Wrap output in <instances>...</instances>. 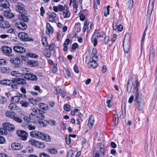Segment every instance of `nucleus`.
I'll return each instance as SVG.
<instances>
[{"label": "nucleus", "mask_w": 157, "mask_h": 157, "mask_svg": "<svg viewBox=\"0 0 157 157\" xmlns=\"http://www.w3.org/2000/svg\"><path fill=\"white\" fill-rule=\"evenodd\" d=\"M48 151L50 153L53 154H55L57 152V150L55 148H49L48 150Z\"/></svg>", "instance_id": "53"}, {"label": "nucleus", "mask_w": 157, "mask_h": 157, "mask_svg": "<svg viewBox=\"0 0 157 157\" xmlns=\"http://www.w3.org/2000/svg\"><path fill=\"white\" fill-rule=\"evenodd\" d=\"M31 118L28 116H25L24 117V120L26 122L28 123H33V120L30 119Z\"/></svg>", "instance_id": "45"}, {"label": "nucleus", "mask_w": 157, "mask_h": 157, "mask_svg": "<svg viewBox=\"0 0 157 157\" xmlns=\"http://www.w3.org/2000/svg\"><path fill=\"white\" fill-rule=\"evenodd\" d=\"M63 108L67 112L70 111L71 109L70 105L67 104H66L64 105Z\"/></svg>", "instance_id": "50"}, {"label": "nucleus", "mask_w": 157, "mask_h": 157, "mask_svg": "<svg viewBox=\"0 0 157 157\" xmlns=\"http://www.w3.org/2000/svg\"><path fill=\"white\" fill-rule=\"evenodd\" d=\"M136 103L138 110L140 111L141 110L143 107V101H136Z\"/></svg>", "instance_id": "28"}, {"label": "nucleus", "mask_w": 157, "mask_h": 157, "mask_svg": "<svg viewBox=\"0 0 157 157\" xmlns=\"http://www.w3.org/2000/svg\"><path fill=\"white\" fill-rule=\"evenodd\" d=\"M65 140L66 142V144H67L69 145L70 144L71 142V140L70 137L69 136L68 137L67 136L65 138Z\"/></svg>", "instance_id": "58"}, {"label": "nucleus", "mask_w": 157, "mask_h": 157, "mask_svg": "<svg viewBox=\"0 0 157 157\" xmlns=\"http://www.w3.org/2000/svg\"><path fill=\"white\" fill-rule=\"evenodd\" d=\"M57 64H54L53 67H52V71L53 73H56L57 71Z\"/></svg>", "instance_id": "63"}, {"label": "nucleus", "mask_w": 157, "mask_h": 157, "mask_svg": "<svg viewBox=\"0 0 157 157\" xmlns=\"http://www.w3.org/2000/svg\"><path fill=\"white\" fill-rule=\"evenodd\" d=\"M29 116L31 118L30 119H32L33 120V123L36 122L34 121V119L37 118V115L32 113H29Z\"/></svg>", "instance_id": "40"}, {"label": "nucleus", "mask_w": 157, "mask_h": 157, "mask_svg": "<svg viewBox=\"0 0 157 157\" xmlns=\"http://www.w3.org/2000/svg\"><path fill=\"white\" fill-rule=\"evenodd\" d=\"M13 119L14 121L18 123H21L22 122V119L19 117H17L16 115L15 116L13 117Z\"/></svg>", "instance_id": "43"}, {"label": "nucleus", "mask_w": 157, "mask_h": 157, "mask_svg": "<svg viewBox=\"0 0 157 157\" xmlns=\"http://www.w3.org/2000/svg\"><path fill=\"white\" fill-rule=\"evenodd\" d=\"M155 50L153 48L150 49L149 56V60L150 61L153 60Z\"/></svg>", "instance_id": "30"}, {"label": "nucleus", "mask_w": 157, "mask_h": 157, "mask_svg": "<svg viewBox=\"0 0 157 157\" xmlns=\"http://www.w3.org/2000/svg\"><path fill=\"white\" fill-rule=\"evenodd\" d=\"M151 20V16L150 15H147V20L146 21V24L147 25V27L148 25L149 24Z\"/></svg>", "instance_id": "55"}, {"label": "nucleus", "mask_w": 157, "mask_h": 157, "mask_svg": "<svg viewBox=\"0 0 157 157\" xmlns=\"http://www.w3.org/2000/svg\"><path fill=\"white\" fill-rule=\"evenodd\" d=\"M58 92L60 94V96L63 98H64L65 96V94L64 91L63 90H62L61 89H59Z\"/></svg>", "instance_id": "62"}, {"label": "nucleus", "mask_w": 157, "mask_h": 157, "mask_svg": "<svg viewBox=\"0 0 157 157\" xmlns=\"http://www.w3.org/2000/svg\"><path fill=\"white\" fill-rule=\"evenodd\" d=\"M0 101L1 104H3L6 102L7 100L5 97L2 96H1V98L0 99Z\"/></svg>", "instance_id": "54"}, {"label": "nucleus", "mask_w": 157, "mask_h": 157, "mask_svg": "<svg viewBox=\"0 0 157 157\" xmlns=\"http://www.w3.org/2000/svg\"><path fill=\"white\" fill-rule=\"evenodd\" d=\"M13 83V80L8 79H3L0 81V84L5 86H11Z\"/></svg>", "instance_id": "16"}, {"label": "nucleus", "mask_w": 157, "mask_h": 157, "mask_svg": "<svg viewBox=\"0 0 157 157\" xmlns=\"http://www.w3.org/2000/svg\"><path fill=\"white\" fill-rule=\"evenodd\" d=\"M29 141L32 145L35 146L36 147H38L39 141L37 140L33 139H32L30 140H29Z\"/></svg>", "instance_id": "29"}, {"label": "nucleus", "mask_w": 157, "mask_h": 157, "mask_svg": "<svg viewBox=\"0 0 157 157\" xmlns=\"http://www.w3.org/2000/svg\"><path fill=\"white\" fill-rule=\"evenodd\" d=\"M109 37L108 36H105L104 38V40L103 41V42H102V43L103 44H105L107 43L109 40Z\"/></svg>", "instance_id": "61"}, {"label": "nucleus", "mask_w": 157, "mask_h": 157, "mask_svg": "<svg viewBox=\"0 0 157 157\" xmlns=\"http://www.w3.org/2000/svg\"><path fill=\"white\" fill-rule=\"evenodd\" d=\"M24 77L27 80L33 81H36L37 79V78L36 75L30 72H28V73L26 74Z\"/></svg>", "instance_id": "10"}, {"label": "nucleus", "mask_w": 157, "mask_h": 157, "mask_svg": "<svg viewBox=\"0 0 157 157\" xmlns=\"http://www.w3.org/2000/svg\"><path fill=\"white\" fill-rule=\"evenodd\" d=\"M94 123V116L91 115L89 118L87 125L90 128H92Z\"/></svg>", "instance_id": "20"}, {"label": "nucleus", "mask_w": 157, "mask_h": 157, "mask_svg": "<svg viewBox=\"0 0 157 157\" xmlns=\"http://www.w3.org/2000/svg\"><path fill=\"white\" fill-rule=\"evenodd\" d=\"M11 147L14 150H19L23 147V145L19 143H14L12 144Z\"/></svg>", "instance_id": "18"}, {"label": "nucleus", "mask_w": 157, "mask_h": 157, "mask_svg": "<svg viewBox=\"0 0 157 157\" xmlns=\"http://www.w3.org/2000/svg\"><path fill=\"white\" fill-rule=\"evenodd\" d=\"M7 132L4 128H0V135H6Z\"/></svg>", "instance_id": "52"}, {"label": "nucleus", "mask_w": 157, "mask_h": 157, "mask_svg": "<svg viewBox=\"0 0 157 157\" xmlns=\"http://www.w3.org/2000/svg\"><path fill=\"white\" fill-rule=\"evenodd\" d=\"M39 107L44 110H48L49 109L48 105L46 104L40 103L38 104Z\"/></svg>", "instance_id": "27"}, {"label": "nucleus", "mask_w": 157, "mask_h": 157, "mask_svg": "<svg viewBox=\"0 0 157 157\" xmlns=\"http://www.w3.org/2000/svg\"><path fill=\"white\" fill-rule=\"evenodd\" d=\"M14 25L17 28L23 30L26 29L28 27L24 22L18 21H16L14 22Z\"/></svg>", "instance_id": "4"}, {"label": "nucleus", "mask_w": 157, "mask_h": 157, "mask_svg": "<svg viewBox=\"0 0 157 157\" xmlns=\"http://www.w3.org/2000/svg\"><path fill=\"white\" fill-rule=\"evenodd\" d=\"M18 37L20 38V40L24 41H32L33 39L29 37L28 34L24 32H21L18 34Z\"/></svg>", "instance_id": "6"}, {"label": "nucleus", "mask_w": 157, "mask_h": 157, "mask_svg": "<svg viewBox=\"0 0 157 157\" xmlns=\"http://www.w3.org/2000/svg\"><path fill=\"white\" fill-rule=\"evenodd\" d=\"M135 85H133V92L135 97L134 101L136 102L138 101H143L142 99V95L141 93H139L138 92L139 86V83L138 80H137L135 82Z\"/></svg>", "instance_id": "1"}, {"label": "nucleus", "mask_w": 157, "mask_h": 157, "mask_svg": "<svg viewBox=\"0 0 157 157\" xmlns=\"http://www.w3.org/2000/svg\"><path fill=\"white\" fill-rule=\"evenodd\" d=\"M11 10L9 9L8 10H5L3 12V15L4 16L8 18H11L13 17L14 15L12 13H10Z\"/></svg>", "instance_id": "17"}, {"label": "nucleus", "mask_w": 157, "mask_h": 157, "mask_svg": "<svg viewBox=\"0 0 157 157\" xmlns=\"http://www.w3.org/2000/svg\"><path fill=\"white\" fill-rule=\"evenodd\" d=\"M153 7V6L148 5L147 10V15H150L151 16Z\"/></svg>", "instance_id": "38"}, {"label": "nucleus", "mask_w": 157, "mask_h": 157, "mask_svg": "<svg viewBox=\"0 0 157 157\" xmlns=\"http://www.w3.org/2000/svg\"><path fill=\"white\" fill-rule=\"evenodd\" d=\"M32 110L33 112L35 113L37 115L39 113L42 112V110L37 108H33L32 109Z\"/></svg>", "instance_id": "48"}, {"label": "nucleus", "mask_w": 157, "mask_h": 157, "mask_svg": "<svg viewBox=\"0 0 157 157\" xmlns=\"http://www.w3.org/2000/svg\"><path fill=\"white\" fill-rule=\"evenodd\" d=\"M10 26L8 21H0V27L5 29L9 28Z\"/></svg>", "instance_id": "21"}, {"label": "nucleus", "mask_w": 157, "mask_h": 157, "mask_svg": "<svg viewBox=\"0 0 157 157\" xmlns=\"http://www.w3.org/2000/svg\"><path fill=\"white\" fill-rule=\"evenodd\" d=\"M0 6L6 9V10H8L9 9H10V4L6 0H0Z\"/></svg>", "instance_id": "14"}, {"label": "nucleus", "mask_w": 157, "mask_h": 157, "mask_svg": "<svg viewBox=\"0 0 157 157\" xmlns=\"http://www.w3.org/2000/svg\"><path fill=\"white\" fill-rule=\"evenodd\" d=\"M24 5L20 2H18L15 6V10L17 11L18 12L20 13H26L27 12V11L26 10L25 8Z\"/></svg>", "instance_id": "5"}, {"label": "nucleus", "mask_w": 157, "mask_h": 157, "mask_svg": "<svg viewBox=\"0 0 157 157\" xmlns=\"http://www.w3.org/2000/svg\"><path fill=\"white\" fill-rule=\"evenodd\" d=\"M41 42L42 44L45 47H47L48 46V42L47 39L45 37H42L41 39Z\"/></svg>", "instance_id": "41"}, {"label": "nucleus", "mask_w": 157, "mask_h": 157, "mask_svg": "<svg viewBox=\"0 0 157 157\" xmlns=\"http://www.w3.org/2000/svg\"><path fill=\"white\" fill-rule=\"evenodd\" d=\"M128 3H129V4L128 8L129 10H131L132 8L133 5V0H129L128 2Z\"/></svg>", "instance_id": "56"}, {"label": "nucleus", "mask_w": 157, "mask_h": 157, "mask_svg": "<svg viewBox=\"0 0 157 157\" xmlns=\"http://www.w3.org/2000/svg\"><path fill=\"white\" fill-rule=\"evenodd\" d=\"M39 157H51L50 156L45 153L41 152L39 155Z\"/></svg>", "instance_id": "59"}, {"label": "nucleus", "mask_w": 157, "mask_h": 157, "mask_svg": "<svg viewBox=\"0 0 157 157\" xmlns=\"http://www.w3.org/2000/svg\"><path fill=\"white\" fill-rule=\"evenodd\" d=\"M123 107V104H122L121 105V110H122V113L123 116H124V117L126 116V113H125V106L124 104V107Z\"/></svg>", "instance_id": "51"}, {"label": "nucleus", "mask_w": 157, "mask_h": 157, "mask_svg": "<svg viewBox=\"0 0 157 157\" xmlns=\"http://www.w3.org/2000/svg\"><path fill=\"white\" fill-rule=\"evenodd\" d=\"M47 14L48 16V20L49 21L53 23L55 22V18L57 16L55 12L48 11L47 13Z\"/></svg>", "instance_id": "12"}, {"label": "nucleus", "mask_w": 157, "mask_h": 157, "mask_svg": "<svg viewBox=\"0 0 157 157\" xmlns=\"http://www.w3.org/2000/svg\"><path fill=\"white\" fill-rule=\"evenodd\" d=\"M40 112V113H39L37 115V118H39L41 120H42L45 118V116L44 114V113L45 112L43 110H42L41 112Z\"/></svg>", "instance_id": "35"}, {"label": "nucleus", "mask_w": 157, "mask_h": 157, "mask_svg": "<svg viewBox=\"0 0 157 157\" xmlns=\"http://www.w3.org/2000/svg\"><path fill=\"white\" fill-rule=\"evenodd\" d=\"M28 14V12L26 13H21L18 15V20L20 21H22L23 22H28L29 21V18L27 16Z\"/></svg>", "instance_id": "13"}, {"label": "nucleus", "mask_w": 157, "mask_h": 157, "mask_svg": "<svg viewBox=\"0 0 157 157\" xmlns=\"http://www.w3.org/2000/svg\"><path fill=\"white\" fill-rule=\"evenodd\" d=\"M51 52L48 51V49H46L44 51V53L47 57L49 58L51 56Z\"/></svg>", "instance_id": "49"}, {"label": "nucleus", "mask_w": 157, "mask_h": 157, "mask_svg": "<svg viewBox=\"0 0 157 157\" xmlns=\"http://www.w3.org/2000/svg\"><path fill=\"white\" fill-rule=\"evenodd\" d=\"M110 7V6L109 5L107 6L106 9L105 10L104 12V15L105 17H107V16L109 14Z\"/></svg>", "instance_id": "44"}, {"label": "nucleus", "mask_w": 157, "mask_h": 157, "mask_svg": "<svg viewBox=\"0 0 157 157\" xmlns=\"http://www.w3.org/2000/svg\"><path fill=\"white\" fill-rule=\"evenodd\" d=\"M18 136L21 137V139L23 140H25L28 136V134L25 131L22 130H18L17 131Z\"/></svg>", "instance_id": "11"}, {"label": "nucleus", "mask_w": 157, "mask_h": 157, "mask_svg": "<svg viewBox=\"0 0 157 157\" xmlns=\"http://www.w3.org/2000/svg\"><path fill=\"white\" fill-rule=\"evenodd\" d=\"M0 71L2 73L8 74L11 72L12 70L9 67H2L0 69Z\"/></svg>", "instance_id": "25"}, {"label": "nucleus", "mask_w": 157, "mask_h": 157, "mask_svg": "<svg viewBox=\"0 0 157 157\" xmlns=\"http://www.w3.org/2000/svg\"><path fill=\"white\" fill-rule=\"evenodd\" d=\"M132 82V79L129 78L128 79L127 84V90L128 93H130L131 92L132 86H133V85H135V84H133L132 83V86H131L130 84V83Z\"/></svg>", "instance_id": "19"}, {"label": "nucleus", "mask_w": 157, "mask_h": 157, "mask_svg": "<svg viewBox=\"0 0 157 157\" xmlns=\"http://www.w3.org/2000/svg\"><path fill=\"white\" fill-rule=\"evenodd\" d=\"M9 108L10 109L16 110L17 109L16 104L13 103L10 104L9 105Z\"/></svg>", "instance_id": "37"}, {"label": "nucleus", "mask_w": 157, "mask_h": 157, "mask_svg": "<svg viewBox=\"0 0 157 157\" xmlns=\"http://www.w3.org/2000/svg\"><path fill=\"white\" fill-rule=\"evenodd\" d=\"M11 63L14 65L15 67H20L22 64V61L19 58H11L10 59Z\"/></svg>", "instance_id": "7"}, {"label": "nucleus", "mask_w": 157, "mask_h": 157, "mask_svg": "<svg viewBox=\"0 0 157 157\" xmlns=\"http://www.w3.org/2000/svg\"><path fill=\"white\" fill-rule=\"evenodd\" d=\"M73 150H71L68 151L67 157H73Z\"/></svg>", "instance_id": "64"}, {"label": "nucleus", "mask_w": 157, "mask_h": 157, "mask_svg": "<svg viewBox=\"0 0 157 157\" xmlns=\"http://www.w3.org/2000/svg\"><path fill=\"white\" fill-rule=\"evenodd\" d=\"M27 56H29L32 58H38L39 56L36 54L33 53H27L26 54Z\"/></svg>", "instance_id": "42"}, {"label": "nucleus", "mask_w": 157, "mask_h": 157, "mask_svg": "<svg viewBox=\"0 0 157 157\" xmlns=\"http://www.w3.org/2000/svg\"><path fill=\"white\" fill-rule=\"evenodd\" d=\"M21 106L24 107H27L30 106L29 103L27 101H21L20 102Z\"/></svg>", "instance_id": "33"}, {"label": "nucleus", "mask_w": 157, "mask_h": 157, "mask_svg": "<svg viewBox=\"0 0 157 157\" xmlns=\"http://www.w3.org/2000/svg\"><path fill=\"white\" fill-rule=\"evenodd\" d=\"M88 64L90 66V68H95L98 66V64L96 62L90 61L88 63Z\"/></svg>", "instance_id": "31"}, {"label": "nucleus", "mask_w": 157, "mask_h": 157, "mask_svg": "<svg viewBox=\"0 0 157 157\" xmlns=\"http://www.w3.org/2000/svg\"><path fill=\"white\" fill-rule=\"evenodd\" d=\"M1 50L4 54L9 57H13L14 55L12 53V49L10 47L6 46L2 47Z\"/></svg>", "instance_id": "3"}, {"label": "nucleus", "mask_w": 157, "mask_h": 157, "mask_svg": "<svg viewBox=\"0 0 157 157\" xmlns=\"http://www.w3.org/2000/svg\"><path fill=\"white\" fill-rule=\"evenodd\" d=\"M13 83L11 85V88L17 89V84L25 85L26 84V81L24 78H18L13 79Z\"/></svg>", "instance_id": "2"}, {"label": "nucleus", "mask_w": 157, "mask_h": 157, "mask_svg": "<svg viewBox=\"0 0 157 157\" xmlns=\"http://www.w3.org/2000/svg\"><path fill=\"white\" fill-rule=\"evenodd\" d=\"M123 47L125 53H128L129 50V45L128 44H123Z\"/></svg>", "instance_id": "36"}, {"label": "nucleus", "mask_w": 157, "mask_h": 157, "mask_svg": "<svg viewBox=\"0 0 157 157\" xmlns=\"http://www.w3.org/2000/svg\"><path fill=\"white\" fill-rule=\"evenodd\" d=\"M63 13H59V14H63V17L65 18H67L69 17L71 15V13L69 12L68 10V8L66 9L63 12Z\"/></svg>", "instance_id": "24"}, {"label": "nucleus", "mask_w": 157, "mask_h": 157, "mask_svg": "<svg viewBox=\"0 0 157 157\" xmlns=\"http://www.w3.org/2000/svg\"><path fill=\"white\" fill-rule=\"evenodd\" d=\"M113 115L114 116L113 120L115 121V125H116L118 123L119 120L118 116V114L116 113L113 114Z\"/></svg>", "instance_id": "46"}, {"label": "nucleus", "mask_w": 157, "mask_h": 157, "mask_svg": "<svg viewBox=\"0 0 157 157\" xmlns=\"http://www.w3.org/2000/svg\"><path fill=\"white\" fill-rule=\"evenodd\" d=\"M11 75L13 76L18 77L20 76V74L18 71H14L11 72Z\"/></svg>", "instance_id": "47"}, {"label": "nucleus", "mask_w": 157, "mask_h": 157, "mask_svg": "<svg viewBox=\"0 0 157 157\" xmlns=\"http://www.w3.org/2000/svg\"><path fill=\"white\" fill-rule=\"evenodd\" d=\"M30 135L32 137L41 139L42 138V135H43V132L36 130H34L31 132Z\"/></svg>", "instance_id": "8"}, {"label": "nucleus", "mask_w": 157, "mask_h": 157, "mask_svg": "<svg viewBox=\"0 0 157 157\" xmlns=\"http://www.w3.org/2000/svg\"><path fill=\"white\" fill-rule=\"evenodd\" d=\"M6 115L7 117L13 119V117L15 116V114H14L13 112H12V111H7L6 112Z\"/></svg>", "instance_id": "32"}, {"label": "nucleus", "mask_w": 157, "mask_h": 157, "mask_svg": "<svg viewBox=\"0 0 157 157\" xmlns=\"http://www.w3.org/2000/svg\"><path fill=\"white\" fill-rule=\"evenodd\" d=\"M42 138L41 140H45L47 142H50L51 140V137L47 134L43 133V135H42Z\"/></svg>", "instance_id": "26"}, {"label": "nucleus", "mask_w": 157, "mask_h": 157, "mask_svg": "<svg viewBox=\"0 0 157 157\" xmlns=\"http://www.w3.org/2000/svg\"><path fill=\"white\" fill-rule=\"evenodd\" d=\"M66 8L67 9V6L66 5H65L64 6L62 5H59L58 6V11L60 12H63Z\"/></svg>", "instance_id": "34"}, {"label": "nucleus", "mask_w": 157, "mask_h": 157, "mask_svg": "<svg viewBox=\"0 0 157 157\" xmlns=\"http://www.w3.org/2000/svg\"><path fill=\"white\" fill-rule=\"evenodd\" d=\"M3 127L6 130L10 131H14L15 130V126L9 123H6L3 124Z\"/></svg>", "instance_id": "9"}, {"label": "nucleus", "mask_w": 157, "mask_h": 157, "mask_svg": "<svg viewBox=\"0 0 157 157\" xmlns=\"http://www.w3.org/2000/svg\"><path fill=\"white\" fill-rule=\"evenodd\" d=\"M26 151L29 153H31L33 151V150L32 147L29 146L27 147L26 149Z\"/></svg>", "instance_id": "60"}, {"label": "nucleus", "mask_w": 157, "mask_h": 157, "mask_svg": "<svg viewBox=\"0 0 157 157\" xmlns=\"http://www.w3.org/2000/svg\"><path fill=\"white\" fill-rule=\"evenodd\" d=\"M13 50L16 52L21 53L26 52V49L25 48L18 45L14 46L13 48Z\"/></svg>", "instance_id": "15"}, {"label": "nucleus", "mask_w": 157, "mask_h": 157, "mask_svg": "<svg viewBox=\"0 0 157 157\" xmlns=\"http://www.w3.org/2000/svg\"><path fill=\"white\" fill-rule=\"evenodd\" d=\"M46 27L47 29L46 31V34L48 35L52 34L53 33V28L49 23H47Z\"/></svg>", "instance_id": "22"}, {"label": "nucleus", "mask_w": 157, "mask_h": 157, "mask_svg": "<svg viewBox=\"0 0 157 157\" xmlns=\"http://www.w3.org/2000/svg\"><path fill=\"white\" fill-rule=\"evenodd\" d=\"M45 145L44 143L43 142H39L38 147H37L41 148H43L45 147Z\"/></svg>", "instance_id": "57"}, {"label": "nucleus", "mask_w": 157, "mask_h": 157, "mask_svg": "<svg viewBox=\"0 0 157 157\" xmlns=\"http://www.w3.org/2000/svg\"><path fill=\"white\" fill-rule=\"evenodd\" d=\"M27 63L30 65L31 67H35L39 65V63L36 61L29 60L27 61Z\"/></svg>", "instance_id": "23"}, {"label": "nucleus", "mask_w": 157, "mask_h": 157, "mask_svg": "<svg viewBox=\"0 0 157 157\" xmlns=\"http://www.w3.org/2000/svg\"><path fill=\"white\" fill-rule=\"evenodd\" d=\"M11 100L13 103L17 102L20 100V98L17 95L12 97L11 98Z\"/></svg>", "instance_id": "39"}]
</instances>
